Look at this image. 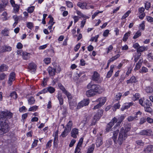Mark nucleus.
I'll list each match as a JSON object with an SVG mask.
<instances>
[{
	"instance_id": "e433bc0d",
	"label": "nucleus",
	"mask_w": 153,
	"mask_h": 153,
	"mask_svg": "<svg viewBox=\"0 0 153 153\" xmlns=\"http://www.w3.org/2000/svg\"><path fill=\"white\" fill-rule=\"evenodd\" d=\"M137 117V116L134 117L132 116H131L128 117L127 120L128 121L131 122L134 120V119H136Z\"/></svg>"
},
{
	"instance_id": "c9c22d12",
	"label": "nucleus",
	"mask_w": 153,
	"mask_h": 153,
	"mask_svg": "<svg viewBox=\"0 0 153 153\" xmlns=\"http://www.w3.org/2000/svg\"><path fill=\"white\" fill-rule=\"evenodd\" d=\"M58 86L59 87V88L62 90L64 94L67 91L66 90L64 87L61 84L59 83Z\"/></svg>"
},
{
	"instance_id": "9b49d317",
	"label": "nucleus",
	"mask_w": 153,
	"mask_h": 153,
	"mask_svg": "<svg viewBox=\"0 0 153 153\" xmlns=\"http://www.w3.org/2000/svg\"><path fill=\"white\" fill-rule=\"evenodd\" d=\"M119 132V130L118 129H117V130L114 131L113 132L112 139L113 140L114 142L116 143H118V140H117V139Z\"/></svg>"
},
{
	"instance_id": "a878e982",
	"label": "nucleus",
	"mask_w": 153,
	"mask_h": 153,
	"mask_svg": "<svg viewBox=\"0 0 153 153\" xmlns=\"http://www.w3.org/2000/svg\"><path fill=\"white\" fill-rule=\"evenodd\" d=\"M57 98L59 100L60 104L61 105H62L63 103V100L61 94L60 93L58 94Z\"/></svg>"
},
{
	"instance_id": "4468645a",
	"label": "nucleus",
	"mask_w": 153,
	"mask_h": 153,
	"mask_svg": "<svg viewBox=\"0 0 153 153\" xmlns=\"http://www.w3.org/2000/svg\"><path fill=\"white\" fill-rule=\"evenodd\" d=\"M71 136L74 138L77 137V135L78 134V129L74 128L72 129L71 132Z\"/></svg>"
},
{
	"instance_id": "37998d69",
	"label": "nucleus",
	"mask_w": 153,
	"mask_h": 153,
	"mask_svg": "<svg viewBox=\"0 0 153 153\" xmlns=\"http://www.w3.org/2000/svg\"><path fill=\"white\" fill-rule=\"evenodd\" d=\"M35 9V7L33 6L29 7L28 8L27 11L30 13H32L34 11Z\"/></svg>"
},
{
	"instance_id": "4c0bfd02",
	"label": "nucleus",
	"mask_w": 153,
	"mask_h": 153,
	"mask_svg": "<svg viewBox=\"0 0 153 153\" xmlns=\"http://www.w3.org/2000/svg\"><path fill=\"white\" fill-rule=\"evenodd\" d=\"M28 101L29 103L31 105L33 104L34 103L35 100L34 97H32L28 99Z\"/></svg>"
},
{
	"instance_id": "c03bdc74",
	"label": "nucleus",
	"mask_w": 153,
	"mask_h": 153,
	"mask_svg": "<svg viewBox=\"0 0 153 153\" xmlns=\"http://www.w3.org/2000/svg\"><path fill=\"white\" fill-rule=\"evenodd\" d=\"M13 7L14 8V11L15 13H16L19 11V5L16 4L15 6H13Z\"/></svg>"
},
{
	"instance_id": "5701e85b",
	"label": "nucleus",
	"mask_w": 153,
	"mask_h": 153,
	"mask_svg": "<svg viewBox=\"0 0 153 153\" xmlns=\"http://www.w3.org/2000/svg\"><path fill=\"white\" fill-rule=\"evenodd\" d=\"M145 91L147 93H152L153 92V86H148L146 87Z\"/></svg>"
},
{
	"instance_id": "864d4df0",
	"label": "nucleus",
	"mask_w": 153,
	"mask_h": 153,
	"mask_svg": "<svg viewBox=\"0 0 153 153\" xmlns=\"http://www.w3.org/2000/svg\"><path fill=\"white\" fill-rule=\"evenodd\" d=\"M150 7L151 4L150 2H147L145 4V8L146 10H148Z\"/></svg>"
},
{
	"instance_id": "8fccbe9b",
	"label": "nucleus",
	"mask_w": 153,
	"mask_h": 153,
	"mask_svg": "<svg viewBox=\"0 0 153 153\" xmlns=\"http://www.w3.org/2000/svg\"><path fill=\"white\" fill-rule=\"evenodd\" d=\"M66 4L67 6L68 7H73V4L72 3L69 1H66Z\"/></svg>"
},
{
	"instance_id": "680f3d73",
	"label": "nucleus",
	"mask_w": 153,
	"mask_h": 153,
	"mask_svg": "<svg viewBox=\"0 0 153 153\" xmlns=\"http://www.w3.org/2000/svg\"><path fill=\"white\" fill-rule=\"evenodd\" d=\"M109 31L108 30H105L104 32L103 33V36H104L106 37L107 36L108 34L109 33Z\"/></svg>"
},
{
	"instance_id": "69168bd1",
	"label": "nucleus",
	"mask_w": 153,
	"mask_h": 153,
	"mask_svg": "<svg viewBox=\"0 0 153 153\" xmlns=\"http://www.w3.org/2000/svg\"><path fill=\"white\" fill-rule=\"evenodd\" d=\"M76 142V140L74 139L72 140L69 145V146L70 147H72L74 144Z\"/></svg>"
},
{
	"instance_id": "052dcab7",
	"label": "nucleus",
	"mask_w": 153,
	"mask_h": 153,
	"mask_svg": "<svg viewBox=\"0 0 153 153\" xmlns=\"http://www.w3.org/2000/svg\"><path fill=\"white\" fill-rule=\"evenodd\" d=\"M50 58H47L44 60V61L46 64H48L50 62Z\"/></svg>"
},
{
	"instance_id": "f03ea898",
	"label": "nucleus",
	"mask_w": 153,
	"mask_h": 153,
	"mask_svg": "<svg viewBox=\"0 0 153 153\" xmlns=\"http://www.w3.org/2000/svg\"><path fill=\"white\" fill-rule=\"evenodd\" d=\"M87 88L89 89L91 88L95 92L98 93H101L104 90L103 88L99 85L93 84L92 82L88 84Z\"/></svg>"
},
{
	"instance_id": "473e14b6",
	"label": "nucleus",
	"mask_w": 153,
	"mask_h": 153,
	"mask_svg": "<svg viewBox=\"0 0 153 153\" xmlns=\"http://www.w3.org/2000/svg\"><path fill=\"white\" fill-rule=\"evenodd\" d=\"M1 33L4 36H8L9 33V30L7 28H5L4 30H2L1 32Z\"/></svg>"
},
{
	"instance_id": "603ef678",
	"label": "nucleus",
	"mask_w": 153,
	"mask_h": 153,
	"mask_svg": "<svg viewBox=\"0 0 153 153\" xmlns=\"http://www.w3.org/2000/svg\"><path fill=\"white\" fill-rule=\"evenodd\" d=\"M120 105L118 103L115 104L113 108V110L114 111H115L117 109L119 108L120 107Z\"/></svg>"
},
{
	"instance_id": "c756f323",
	"label": "nucleus",
	"mask_w": 153,
	"mask_h": 153,
	"mask_svg": "<svg viewBox=\"0 0 153 153\" xmlns=\"http://www.w3.org/2000/svg\"><path fill=\"white\" fill-rule=\"evenodd\" d=\"M70 131H68V129L65 128L64 131L62 132L61 134V136L63 137H65L70 132Z\"/></svg>"
},
{
	"instance_id": "f3484780",
	"label": "nucleus",
	"mask_w": 153,
	"mask_h": 153,
	"mask_svg": "<svg viewBox=\"0 0 153 153\" xmlns=\"http://www.w3.org/2000/svg\"><path fill=\"white\" fill-rule=\"evenodd\" d=\"M86 92V95L88 97L93 96L95 95V92L91 88Z\"/></svg>"
},
{
	"instance_id": "39448f33",
	"label": "nucleus",
	"mask_w": 153,
	"mask_h": 153,
	"mask_svg": "<svg viewBox=\"0 0 153 153\" xmlns=\"http://www.w3.org/2000/svg\"><path fill=\"white\" fill-rule=\"evenodd\" d=\"M89 103V99H84L78 103L77 107V109H78L84 106L87 105Z\"/></svg>"
},
{
	"instance_id": "6e6552de",
	"label": "nucleus",
	"mask_w": 153,
	"mask_h": 153,
	"mask_svg": "<svg viewBox=\"0 0 153 153\" xmlns=\"http://www.w3.org/2000/svg\"><path fill=\"white\" fill-rule=\"evenodd\" d=\"M152 133V130L149 129L143 130L139 132V134L143 135L150 136L151 135Z\"/></svg>"
},
{
	"instance_id": "338daca9",
	"label": "nucleus",
	"mask_w": 153,
	"mask_h": 153,
	"mask_svg": "<svg viewBox=\"0 0 153 153\" xmlns=\"http://www.w3.org/2000/svg\"><path fill=\"white\" fill-rule=\"evenodd\" d=\"M147 21L150 22H153V18L151 17L148 16L146 17Z\"/></svg>"
},
{
	"instance_id": "f8f14e48",
	"label": "nucleus",
	"mask_w": 153,
	"mask_h": 153,
	"mask_svg": "<svg viewBox=\"0 0 153 153\" xmlns=\"http://www.w3.org/2000/svg\"><path fill=\"white\" fill-rule=\"evenodd\" d=\"M101 134L100 135V136L98 137L96 141V144L97 147H100L103 143L102 139L101 136Z\"/></svg>"
},
{
	"instance_id": "a211bd4d",
	"label": "nucleus",
	"mask_w": 153,
	"mask_h": 153,
	"mask_svg": "<svg viewBox=\"0 0 153 153\" xmlns=\"http://www.w3.org/2000/svg\"><path fill=\"white\" fill-rule=\"evenodd\" d=\"M36 65L33 63H31L29 64L28 66V69L32 71H34L36 70Z\"/></svg>"
},
{
	"instance_id": "49530a36",
	"label": "nucleus",
	"mask_w": 153,
	"mask_h": 153,
	"mask_svg": "<svg viewBox=\"0 0 153 153\" xmlns=\"http://www.w3.org/2000/svg\"><path fill=\"white\" fill-rule=\"evenodd\" d=\"M131 11L130 10L128 11L126 13L122 16V19H124L126 18L128 15L130 13Z\"/></svg>"
},
{
	"instance_id": "a19ab883",
	"label": "nucleus",
	"mask_w": 153,
	"mask_h": 153,
	"mask_svg": "<svg viewBox=\"0 0 153 153\" xmlns=\"http://www.w3.org/2000/svg\"><path fill=\"white\" fill-rule=\"evenodd\" d=\"M48 92L51 93H53L55 91V89L52 87L50 86L48 87Z\"/></svg>"
},
{
	"instance_id": "13d9d810",
	"label": "nucleus",
	"mask_w": 153,
	"mask_h": 153,
	"mask_svg": "<svg viewBox=\"0 0 153 153\" xmlns=\"http://www.w3.org/2000/svg\"><path fill=\"white\" fill-rule=\"evenodd\" d=\"M6 76V75L4 73H1L0 75V80H4Z\"/></svg>"
},
{
	"instance_id": "2eb2a0df",
	"label": "nucleus",
	"mask_w": 153,
	"mask_h": 153,
	"mask_svg": "<svg viewBox=\"0 0 153 153\" xmlns=\"http://www.w3.org/2000/svg\"><path fill=\"white\" fill-rule=\"evenodd\" d=\"M87 5L86 3L85 2H79L77 4V6L82 9H89V7L87 6Z\"/></svg>"
},
{
	"instance_id": "7c9ffc66",
	"label": "nucleus",
	"mask_w": 153,
	"mask_h": 153,
	"mask_svg": "<svg viewBox=\"0 0 153 153\" xmlns=\"http://www.w3.org/2000/svg\"><path fill=\"white\" fill-rule=\"evenodd\" d=\"M30 53H27L26 52H22V55L23 56V58L25 59H27L29 58V55H30Z\"/></svg>"
},
{
	"instance_id": "f257e3e1",
	"label": "nucleus",
	"mask_w": 153,
	"mask_h": 153,
	"mask_svg": "<svg viewBox=\"0 0 153 153\" xmlns=\"http://www.w3.org/2000/svg\"><path fill=\"white\" fill-rule=\"evenodd\" d=\"M124 127H122L119 132L118 138V144L121 145L124 140L127 138L128 136L127 132L131 130V126L129 124L124 125Z\"/></svg>"
},
{
	"instance_id": "0eeeda50",
	"label": "nucleus",
	"mask_w": 153,
	"mask_h": 153,
	"mask_svg": "<svg viewBox=\"0 0 153 153\" xmlns=\"http://www.w3.org/2000/svg\"><path fill=\"white\" fill-rule=\"evenodd\" d=\"M83 140L82 138H81L80 139L75 149L74 153H81L80 147H81L83 142Z\"/></svg>"
},
{
	"instance_id": "3c124183",
	"label": "nucleus",
	"mask_w": 153,
	"mask_h": 153,
	"mask_svg": "<svg viewBox=\"0 0 153 153\" xmlns=\"http://www.w3.org/2000/svg\"><path fill=\"white\" fill-rule=\"evenodd\" d=\"M67 96L68 99L69 100L72 98V97L71 94L67 91L64 93Z\"/></svg>"
},
{
	"instance_id": "ddd939ff",
	"label": "nucleus",
	"mask_w": 153,
	"mask_h": 153,
	"mask_svg": "<svg viewBox=\"0 0 153 153\" xmlns=\"http://www.w3.org/2000/svg\"><path fill=\"white\" fill-rule=\"evenodd\" d=\"M144 153H149L153 151V146L151 145H149L144 150Z\"/></svg>"
},
{
	"instance_id": "4d7b16f0",
	"label": "nucleus",
	"mask_w": 153,
	"mask_h": 153,
	"mask_svg": "<svg viewBox=\"0 0 153 153\" xmlns=\"http://www.w3.org/2000/svg\"><path fill=\"white\" fill-rule=\"evenodd\" d=\"M122 96V94L121 93H119L116 95V100H120Z\"/></svg>"
},
{
	"instance_id": "79ce46f5",
	"label": "nucleus",
	"mask_w": 153,
	"mask_h": 153,
	"mask_svg": "<svg viewBox=\"0 0 153 153\" xmlns=\"http://www.w3.org/2000/svg\"><path fill=\"white\" fill-rule=\"evenodd\" d=\"M145 110L146 111L149 113H151L152 111V108L149 106L145 107Z\"/></svg>"
},
{
	"instance_id": "bb28decb",
	"label": "nucleus",
	"mask_w": 153,
	"mask_h": 153,
	"mask_svg": "<svg viewBox=\"0 0 153 153\" xmlns=\"http://www.w3.org/2000/svg\"><path fill=\"white\" fill-rule=\"evenodd\" d=\"M72 125V121H70L66 126L65 128L68 129V131H71V127Z\"/></svg>"
},
{
	"instance_id": "6e6d98bb",
	"label": "nucleus",
	"mask_w": 153,
	"mask_h": 153,
	"mask_svg": "<svg viewBox=\"0 0 153 153\" xmlns=\"http://www.w3.org/2000/svg\"><path fill=\"white\" fill-rule=\"evenodd\" d=\"M52 141L53 140H51L48 142L46 145V147L47 148H49L51 147V143Z\"/></svg>"
},
{
	"instance_id": "393cba45",
	"label": "nucleus",
	"mask_w": 153,
	"mask_h": 153,
	"mask_svg": "<svg viewBox=\"0 0 153 153\" xmlns=\"http://www.w3.org/2000/svg\"><path fill=\"white\" fill-rule=\"evenodd\" d=\"M4 114L5 117V118H10L13 116V114L8 111H4Z\"/></svg>"
},
{
	"instance_id": "58836bf2",
	"label": "nucleus",
	"mask_w": 153,
	"mask_h": 153,
	"mask_svg": "<svg viewBox=\"0 0 153 153\" xmlns=\"http://www.w3.org/2000/svg\"><path fill=\"white\" fill-rule=\"evenodd\" d=\"M141 35V32L140 31H138L135 34L133 37L134 39H136L137 38Z\"/></svg>"
},
{
	"instance_id": "09e8293b",
	"label": "nucleus",
	"mask_w": 153,
	"mask_h": 153,
	"mask_svg": "<svg viewBox=\"0 0 153 153\" xmlns=\"http://www.w3.org/2000/svg\"><path fill=\"white\" fill-rule=\"evenodd\" d=\"M94 145L93 144H92L91 146L88 149V151L91 152V153H93L94 149Z\"/></svg>"
},
{
	"instance_id": "de8ad7c7",
	"label": "nucleus",
	"mask_w": 153,
	"mask_h": 153,
	"mask_svg": "<svg viewBox=\"0 0 153 153\" xmlns=\"http://www.w3.org/2000/svg\"><path fill=\"white\" fill-rule=\"evenodd\" d=\"M37 106H33L32 107H30L28 110L29 111H35L37 109Z\"/></svg>"
},
{
	"instance_id": "9d476101",
	"label": "nucleus",
	"mask_w": 153,
	"mask_h": 153,
	"mask_svg": "<svg viewBox=\"0 0 153 153\" xmlns=\"http://www.w3.org/2000/svg\"><path fill=\"white\" fill-rule=\"evenodd\" d=\"M125 118L124 115H121L117 119V122L116 124L115 125V126H120L121 123L123 121Z\"/></svg>"
},
{
	"instance_id": "e2e57ef3",
	"label": "nucleus",
	"mask_w": 153,
	"mask_h": 153,
	"mask_svg": "<svg viewBox=\"0 0 153 153\" xmlns=\"http://www.w3.org/2000/svg\"><path fill=\"white\" fill-rule=\"evenodd\" d=\"M76 12L78 15L83 17H85L86 16L82 14L79 11L77 10Z\"/></svg>"
},
{
	"instance_id": "1a4fd4ad",
	"label": "nucleus",
	"mask_w": 153,
	"mask_h": 153,
	"mask_svg": "<svg viewBox=\"0 0 153 153\" xmlns=\"http://www.w3.org/2000/svg\"><path fill=\"white\" fill-rule=\"evenodd\" d=\"M15 79V74L14 72H11L9 77V78L8 81V84L9 85H12V82Z\"/></svg>"
},
{
	"instance_id": "2f4dec72",
	"label": "nucleus",
	"mask_w": 153,
	"mask_h": 153,
	"mask_svg": "<svg viewBox=\"0 0 153 153\" xmlns=\"http://www.w3.org/2000/svg\"><path fill=\"white\" fill-rule=\"evenodd\" d=\"M131 33V32L130 31H129L128 33H127L125 34L123 38V41L126 42V41L128 37L130 36V34Z\"/></svg>"
},
{
	"instance_id": "f704fd0d",
	"label": "nucleus",
	"mask_w": 153,
	"mask_h": 153,
	"mask_svg": "<svg viewBox=\"0 0 153 153\" xmlns=\"http://www.w3.org/2000/svg\"><path fill=\"white\" fill-rule=\"evenodd\" d=\"M10 96L11 97L14 99H16L17 97V94L15 91H13L11 93Z\"/></svg>"
},
{
	"instance_id": "5fc2aeb1",
	"label": "nucleus",
	"mask_w": 153,
	"mask_h": 153,
	"mask_svg": "<svg viewBox=\"0 0 153 153\" xmlns=\"http://www.w3.org/2000/svg\"><path fill=\"white\" fill-rule=\"evenodd\" d=\"M146 121V119L144 117H142L140 118L139 123L141 125L145 122Z\"/></svg>"
},
{
	"instance_id": "6ab92c4d",
	"label": "nucleus",
	"mask_w": 153,
	"mask_h": 153,
	"mask_svg": "<svg viewBox=\"0 0 153 153\" xmlns=\"http://www.w3.org/2000/svg\"><path fill=\"white\" fill-rule=\"evenodd\" d=\"M137 82V81L136 78L134 76H131L129 79L128 80L126 81L127 84L135 83Z\"/></svg>"
},
{
	"instance_id": "774afa93",
	"label": "nucleus",
	"mask_w": 153,
	"mask_h": 153,
	"mask_svg": "<svg viewBox=\"0 0 153 153\" xmlns=\"http://www.w3.org/2000/svg\"><path fill=\"white\" fill-rule=\"evenodd\" d=\"M146 120H147L148 123H153V119L149 117H148L147 118Z\"/></svg>"
},
{
	"instance_id": "4be33fe9",
	"label": "nucleus",
	"mask_w": 153,
	"mask_h": 153,
	"mask_svg": "<svg viewBox=\"0 0 153 153\" xmlns=\"http://www.w3.org/2000/svg\"><path fill=\"white\" fill-rule=\"evenodd\" d=\"M147 47H145L144 46H140L137 48V52L138 53L142 52L144 51L147 50Z\"/></svg>"
},
{
	"instance_id": "20e7f679",
	"label": "nucleus",
	"mask_w": 153,
	"mask_h": 153,
	"mask_svg": "<svg viewBox=\"0 0 153 153\" xmlns=\"http://www.w3.org/2000/svg\"><path fill=\"white\" fill-rule=\"evenodd\" d=\"M103 113V111L102 110H99L97 114L93 117L92 120V122L91 124V126L94 125L97 121H98L102 116Z\"/></svg>"
},
{
	"instance_id": "aec40b11",
	"label": "nucleus",
	"mask_w": 153,
	"mask_h": 153,
	"mask_svg": "<svg viewBox=\"0 0 153 153\" xmlns=\"http://www.w3.org/2000/svg\"><path fill=\"white\" fill-rule=\"evenodd\" d=\"M114 67V65H112L110 66V71L108 72L106 77L107 78H110L113 72V69Z\"/></svg>"
},
{
	"instance_id": "dca6fc26",
	"label": "nucleus",
	"mask_w": 153,
	"mask_h": 153,
	"mask_svg": "<svg viewBox=\"0 0 153 153\" xmlns=\"http://www.w3.org/2000/svg\"><path fill=\"white\" fill-rule=\"evenodd\" d=\"M48 70L50 75L51 76L55 75L56 70L54 68H53L51 67H49L48 69Z\"/></svg>"
},
{
	"instance_id": "bf43d9fd",
	"label": "nucleus",
	"mask_w": 153,
	"mask_h": 153,
	"mask_svg": "<svg viewBox=\"0 0 153 153\" xmlns=\"http://www.w3.org/2000/svg\"><path fill=\"white\" fill-rule=\"evenodd\" d=\"M5 51H11V48L10 47L6 46L4 48Z\"/></svg>"
},
{
	"instance_id": "a18cd8bd",
	"label": "nucleus",
	"mask_w": 153,
	"mask_h": 153,
	"mask_svg": "<svg viewBox=\"0 0 153 153\" xmlns=\"http://www.w3.org/2000/svg\"><path fill=\"white\" fill-rule=\"evenodd\" d=\"M4 111H0V120L5 119Z\"/></svg>"
},
{
	"instance_id": "0e129e2a",
	"label": "nucleus",
	"mask_w": 153,
	"mask_h": 153,
	"mask_svg": "<svg viewBox=\"0 0 153 153\" xmlns=\"http://www.w3.org/2000/svg\"><path fill=\"white\" fill-rule=\"evenodd\" d=\"M133 103L132 102L126 103L125 106H126V108L128 109L129 108L130 106L132 105H133Z\"/></svg>"
},
{
	"instance_id": "7ed1b4c3",
	"label": "nucleus",
	"mask_w": 153,
	"mask_h": 153,
	"mask_svg": "<svg viewBox=\"0 0 153 153\" xmlns=\"http://www.w3.org/2000/svg\"><path fill=\"white\" fill-rule=\"evenodd\" d=\"M9 126L5 122H0V135H2L8 131Z\"/></svg>"
},
{
	"instance_id": "ea45409f",
	"label": "nucleus",
	"mask_w": 153,
	"mask_h": 153,
	"mask_svg": "<svg viewBox=\"0 0 153 153\" xmlns=\"http://www.w3.org/2000/svg\"><path fill=\"white\" fill-rule=\"evenodd\" d=\"M140 97V95L138 93H136L135 94L133 95L132 97L133 100L135 101L137 100Z\"/></svg>"
},
{
	"instance_id": "b1692460",
	"label": "nucleus",
	"mask_w": 153,
	"mask_h": 153,
	"mask_svg": "<svg viewBox=\"0 0 153 153\" xmlns=\"http://www.w3.org/2000/svg\"><path fill=\"white\" fill-rule=\"evenodd\" d=\"M69 104L70 109L73 110L76 106V103L74 101H70L69 102Z\"/></svg>"
},
{
	"instance_id": "cd10ccee",
	"label": "nucleus",
	"mask_w": 153,
	"mask_h": 153,
	"mask_svg": "<svg viewBox=\"0 0 153 153\" xmlns=\"http://www.w3.org/2000/svg\"><path fill=\"white\" fill-rule=\"evenodd\" d=\"M148 69L147 68L144 66H143L140 71L139 72L140 73L143 74L146 73L148 72Z\"/></svg>"
},
{
	"instance_id": "c85d7f7f",
	"label": "nucleus",
	"mask_w": 153,
	"mask_h": 153,
	"mask_svg": "<svg viewBox=\"0 0 153 153\" xmlns=\"http://www.w3.org/2000/svg\"><path fill=\"white\" fill-rule=\"evenodd\" d=\"M8 67L6 65L2 64L0 67V71H3L7 70Z\"/></svg>"
},
{
	"instance_id": "423d86ee",
	"label": "nucleus",
	"mask_w": 153,
	"mask_h": 153,
	"mask_svg": "<svg viewBox=\"0 0 153 153\" xmlns=\"http://www.w3.org/2000/svg\"><path fill=\"white\" fill-rule=\"evenodd\" d=\"M100 74L97 71H94L92 76V80L97 82H100Z\"/></svg>"
},
{
	"instance_id": "72a5a7b5",
	"label": "nucleus",
	"mask_w": 153,
	"mask_h": 153,
	"mask_svg": "<svg viewBox=\"0 0 153 153\" xmlns=\"http://www.w3.org/2000/svg\"><path fill=\"white\" fill-rule=\"evenodd\" d=\"M58 134L56 133L55 137L54 140L53 141V143L54 145H57V143H58Z\"/></svg>"
},
{
	"instance_id": "412c9836",
	"label": "nucleus",
	"mask_w": 153,
	"mask_h": 153,
	"mask_svg": "<svg viewBox=\"0 0 153 153\" xmlns=\"http://www.w3.org/2000/svg\"><path fill=\"white\" fill-rule=\"evenodd\" d=\"M96 101L99 102V103H100V105L102 106L103 105L106 101V98L105 97H102L98 98L97 100Z\"/></svg>"
}]
</instances>
